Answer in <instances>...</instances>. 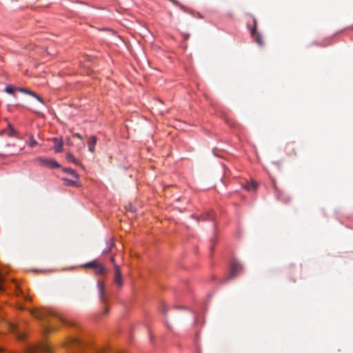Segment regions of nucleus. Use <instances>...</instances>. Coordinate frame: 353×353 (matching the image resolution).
Instances as JSON below:
<instances>
[{"instance_id": "1", "label": "nucleus", "mask_w": 353, "mask_h": 353, "mask_svg": "<svg viewBox=\"0 0 353 353\" xmlns=\"http://www.w3.org/2000/svg\"><path fill=\"white\" fill-rule=\"evenodd\" d=\"M31 314L37 319L46 321L43 326V331L45 332H48L52 329V325H51V323L46 320V318L48 315L57 316L60 319L61 321L68 325H74L75 323L72 320L66 319L65 318H63L61 316H58L57 313L54 311L51 310H45V311H35L32 310L31 311Z\"/></svg>"}, {"instance_id": "2", "label": "nucleus", "mask_w": 353, "mask_h": 353, "mask_svg": "<svg viewBox=\"0 0 353 353\" xmlns=\"http://www.w3.org/2000/svg\"><path fill=\"white\" fill-rule=\"evenodd\" d=\"M34 162L38 163L40 165L48 168H58L60 165L56 161L44 157H37L34 160Z\"/></svg>"}, {"instance_id": "3", "label": "nucleus", "mask_w": 353, "mask_h": 353, "mask_svg": "<svg viewBox=\"0 0 353 353\" xmlns=\"http://www.w3.org/2000/svg\"><path fill=\"white\" fill-rule=\"evenodd\" d=\"M27 353H51V347L48 343H42L28 349Z\"/></svg>"}, {"instance_id": "4", "label": "nucleus", "mask_w": 353, "mask_h": 353, "mask_svg": "<svg viewBox=\"0 0 353 353\" xmlns=\"http://www.w3.org/2000/svg\"><path fill=\"white\" fill-rule=\"evenodd\" d=\"M242 270V266L237 261H234L231 263L230 272L228 274V279L235 278Z\"/></svg>"}, {"instance_id": "5", "label": "nucleus", "mask_w": 353, "mask_h": 353, "mask_svg": "<svg viewBox=\"0 0 353 353\" xmlns=\"http://www.w3.org/2000/svg\"><path fill=\"white\" fill-rule=\"evenodd\" d=\"M114 281L119 288L122 287L123 285L121 268L118 265H114Z\"/></svg>"}, {"instance_id": "6", "label": "nucleus", "mask_w": 353, "mask_h": 353, "mask_svg": "<svg viewBox=\"0 0 353 353\" xmlns=\"http://www.w3.org/2000/svg\"><path fill=\"white\" fill-rule=\"evenodd\" d=\"M251 34L256 43H257L259 46L263 45V40L261 35L256 31V21L254 19V28L251 30Z\"/></svg>"}, {"instance_id": "7", "label": "nucleus", "mask_w": 353, "mask_h": 353, "mask_svg": "<svg viewBox=\"0 0 353 353\" xmlns=\"http://www.w3.org/2000/svg\"><path fill=\"white\" fill-rule=\"evenodd\" d=\"M63 345L67 348H72L81 345V342L77 338L70 337L64 342Z\"/></svg>"}, {"instance_id": "8", "label": "nucleus", "mask_w": 353, "mask_h": 353, "mask_svg": "<svg viewBox=\"0 0 353 353\" xmlns=\"http://www.w3.org/2000/svg\"><path fill=\"white\" fill-rule=\"evenodd\" d=\"M53 142L54 143V148L56 152H60L63 150V142L61 139L55 137L53 139Z\"/></svg>"}, {"instance_id": "9", "label": "nucleus", "mask_w": 353, "mask_h": 353, "mask_svg": "<svg viewBox=\"0 0 353 353\" xmlns=\"http://www.w3.org/2000/svg\"><path fill=\"white\" fill-rule=\"evenodd\" d=\"M97 139L96 136H91L88 141V149L91 152L94 151V148L97 144Z\"/></svg>"}, {"instance_id": "10", "label": "nucleus", "mask_w": 353, "mask_h": 353, "mask_svg": "<svg viewBox=\"0 0 353 353\" xmlns=\"http://www.w3.org/2000/svg\"><path fill=\"white\" fill-rule=\"evenodd\" d=\"M243 186L245 189H246L248 191L254 192L257 189L258 185L255 181H251L250 182H246Z\"/></svg>"}, {"instance_id": "11", "label": "nucleus", "mask_w": 353, "mask_h": 353, "mask_svg": "<svg viewBox=\"0 0 353 353\" xmlns=\"http://www.w3.org/2000/svg\"><path fill=\"white\" fill-rule=\"evenodd\" d=\"M215 213L213 212L205 213V214L202 215L201 216H194V219H203V220H214L216 219Z\"/></svg>"}, {"instance_id": "12", "label": "nucleus", "mask_w": 353, "mask_h": 353, "mask_svg": "<svg viewBox=\"0 0 353 353\" xmlns=\"http://www.w3.org/2000/svg\"><path fill=\"white\" fill-rule=\"evenodd\" d=\"M2 133L6 134L8 137L14 136L17 134L16 130L14 129L13 126L8 123V128L2 131Z\"/></svg>"}, {"instance_id": "13", "label": "nucleus", "mask_w": 353, "mask_h": 353, "mask_svg": "<svg viewBox=\"0 0 353 353\" xmlns=\"http://www.w3.org/2000/svg\"><path fill=\"white\" fill-rule=\"evenodd\" d=\"M19 90L21 92L27 93V94L32 95V97H35L41 103H44L43 99L41 97H39V95H37L36 93H34L30 90H28L25 88H19Z\"/></svg>"}, {"instance_id": "14", "label": "nucleus", "mask_w": 353, "mask_h": 353, "mask_svg": "<svg viewBox=\"0 0 353 353\" xmlns=\"http://www.w3.org/2000/svg\"><path fill=\"white\" fill-rule=\"evenodd\" d=\"M94 270L97 274H104L106 272L105 268L100 263Z\"/></svg>"}, {"instance_id": "15", "label": "nucleus", "mask_w": 353, "mask_h": 353, "mask_svg": "<svg viewBox=\"0 0 353 353\" xmlns=\"http://www.w3.org/2000/svg\"><path fill=\"white\" fill-rule=\"evenodd\" d=\"M63 171L72 176L74 179H78V175L74 170L71 168H64Z\"/></svg>"}, {"instance_id": "16", "label": "nucleus", "mask_w": 353, "mask_h": 353, "mask_svg": "<svg viewBox=\"0 0 353 353\" xmlns=\"http://www.w3.org/2000/svg\"><path fill=\"white\" fill-rule=\"evenodd\" d=\"M66 159L70 162L74 163V164H77V165L79 164V161L76 159V158L71 153H68L66 154Z\"/></svg>"}, {"instance_id": "17", "label": "nucleus", "mask_w": 353, "mask_h": 353, "mask_svg": "<svg viewBox=\"0 0 353 353\" xmlns=\"http://www.w3.org/2000/svg\"><path fill=\"white\" fill-rule=\"evenodd\" d=\"M99 263L97 261H93L85 263L83 266L86 268H91L95 269L99 265Z\"/></svg>"}, {"instance_id": "18", "label": "nucleus", "mask_w": 353, "mask_h": 353, "mask_svg": "<svg viewBox=\"0 0 353 353\" xmlns=\"http://www.w3.org/2000/svg\"><path fill=\"white\" fill-rule=\"evenodd\" d=\"M28 145L31 148H34V146L38 145L37 141L36 140H34L33 135H32V134L30 135V139H29V141L28 142Z\"/></svg>"}, {"instance_id": "19", "label": "nucleus", "mask_w": 353, "mask_h": 353, "mask_svg": "<svg viewBox=\"0 0 353 353\" xmlns=\"http://www.w3.org/2000/svg\"><path fill=\"white\" fill-rule=\"evenodd\" d=\"M98 287L99 289L100 296L102 301H103V291H104V283L102 281L98 282Z\"/></svg>"}, {"instance_id": "20", "label": "nucleus", "mask_w": 353, "mask_h": 353, "mask_svg": "<svg viewBox=\"0 0 353 353\" xmlns=\"http://www.w3.org/2000/svg\"><path fill=\"white\" fill-rule=\"evenodd\" d=\"M77 179H63V181H65V184L68 186H73L76 185Z\"/></svg>"}, {"instance_id": "21", "label": "nucleus", "mask_w": 353, "mask_h": 353, "mask_svg": "<svg viewBox=\"0 0 353 353\" xmlns=\"http://www.w3.org/2000/svg\"><path fill=\"white\" fill-rule=\"evenodd\" d=\"M5 91L8 94H13L14 91V88L10 85H7L5 88Z\"/></svg>"}, {"instance_id": "22", "label": "nucleus", "mask_w": 353, "mask_h": 353, "mask_svg": "<svg viewBox=\"0 0 353 353\" xmlns=\"http://www.w3.org/2000/svg\"><path fill=\"white\" fill-rule=\"evenodd\" d=\"M6 325L9 327V329L11 330V331H16L17 330V327H16V325L13 323H6Z\"/></svg>"}, {"instance_id": "23", "label": "nucleus", "mask_w": 353, "mask_h": 353, "mask_svg": "<svg viewBox=\"0 0 353 353\" xmlns=\"http://www.w3.org/2000/svg\"><path fill=\"white\" fill-rule=\"evenodd\" d=\"M160 310L162 312H163V313H166L168 312V307H167V305L165 303H163L161 305Z\"/></svg>"}, {"instance_id": "24", "label": "nucleus", "mask_w": 353, "mask_h": 353, "mask_svg": "<svg viewBox=\"0 0 353 353\" xmlns=\"http://www.w3.org/2000/svg\"><path fill=\"white\" fill-rule=\"evenodd\" d=\"M114 246V243L112 239L107 242V248H110V250H112V249Z\"/></svg>"}, {"instance_id": "25", "label": "nucleus", "mask_w": 353, "mask_h": 353, "mask_svg": "<svg viewBox=\"0 0 353 353\" xmlns=\"http://www.w3.org/2000/svg\"><path fill=\"white\" fill-rule=\"evenodd\" d=\"M215 240L213 239L211 240V245L210 248V252H212L214 248Z\"/></svg>"}, {"instance_id": "26", "label": "nucleus", "mask_w": 353, "mask_h": 353, "mask_svg": "<svg viewBox=\"0 0 353 353\" xmlns=\"http://www.w3.org/2000/svg\"><path fill=\"white\" fill-rule=\"evenodd\" d=\"M272 185H273V187H274L275 191H279L278 187L276 184V181L274 179H272Z\"/></svg>"}, {"instance_id": "27", "label": "nucleus", "mask_w": 353, "mask_h": 353, "mask_svg": "<svg viewBox=\"0 0 353 353\" xmlns=\"http://www.w3.org/2000/svg\"><path fill=\"white\" fill-rule=\"evenodd\" d=\"M110 252H111L110 248H106L103 251V254H108Z\"/></svg>"}, {"instance_id": "28", "label": "nucleus", "mask_w": 353, "mask_h": 353, "mask_svg": "<svg viewBox=\"0 0 353 353\" xmlns=\"http://www.w3.org/2000/svg\"><path fill=\"white\" fill-rule=\"evenodd\" d=\"M74 137H77V138H78L79 139H82V136L79 133H75L74 134Z\"/></svg>"}, {"instance_id": "29", "label": "nucleus", "mask_w": 353, "mask_h": 353, "mask_svg": "<svg viewBox=\"0 0 353 353\" xmlns=\"http://www.w3.org/2000/svg\"><path fill=\"white\" fill-rule=\"evenodd\" d=\"M110 262H111L112 263H113V264H114V265H116V264H115V259H114V256H112V257L110 258Z\"/></svg>"}, {"instance_id": "30", "label": "nucleus", "mask_w": 353, "mask_h": 353, "mask_svg": "<svg viewBox=\"0 0 353 353\" xmlns=\"http://www.w3.org/2000/svg\"><path fill=\"white\" fill-rule=\"evenodd\" d=\"M98 353H110V352H109L107 350L104 349V350H101L99 351Z\"/></svg>"}, {"instance_id": "31", "label": "nucleus", "mask_w": 353, "mask_h": 353, "mask_svg": "<svg viewBox=\"0 0 353 353\" xmlns=\"http://www.w3.org/2000/svg\"><path fill=\"white\" fill-rule=\"evenodd\" d=\"M170 1L173 2L176 5H179V3L176 1V0H170Z\"/></svg>"}, {"instance_id": "32", "label": "nucleus", "mask_w": 353, "mask_h": 353, "mask_svg": "<svg viewBox=\"0 0 353 353\" xmlns=\"http://www.w3.org/2000/svg\"><path fill=\"white\" fill-rule=\"evenodd\" d=\"M67 143H68V145H72V141L69 139L67 140Z\"/></svg>"}, {"instance_id": "33", "label": "nucleus", "mask_w": 353, "mask_h": 353, "mask_svg": "<svg viewBox=\"0 0 353 353\" xmlns=\"http://www.w3.org/2000/svg\"><path fill=\"white\" fill-rule=\"evenodd\" d=\"M129 210H133V208H132V205H129Z\"/></svg>"}, {"instance_id": "34", "label": "nucleus", "mask_w": 353, "mask_h": 353, "mask_svg": "<svg viewBox=\"0 0 353 353\" xmlns=\"http://www.w3.org/2000/svg\"><path fill=\"white\" fill-rule=\"evenodd\" d=\"M17 334H18V336H19V339H22L23 338L22 335H21V334L18 333Z\"/></svg>"}, {"instance_id": "35", "label": "nucleus", "mask_w": 353, "mask_h": 353, "mask_svg": "<svg viewBox=\"0 0 353 353\" xmlns=\"http://www.w3.org/2000/svg\"><path fill=\"white\" fill-rule=\"evenodd\" d=\"M19 308L20 310H23V307L22 306H20Z\"/></svg>"}, {"instance_id": "36", "label": "nucleus", "mask_w": 353, "mask_h": 353, "mask_svg": "<svg viewBox=\"0 0 353 353\" xmlns=\"http://www.w3.org/2000/svg\"><path fill=\"white\" fill-rule=\"evenodd\" d=\"M105 312H108V309L107 308L105 310Z\"/></svg>"}, {"instance_id": "37", "label": "nucleus", "mask_w": 353, "mask_h": 353, "mask_svg": "<svg viewBox=\"0 0 353 353\" xmlns=\"http://www.w3.org/2000/svg\"><path fill=\"white\" fill-rule=\"evenodd\" d=\"M116 353H123V352H116Z\"/></svg>"}, {"instance_id": "38", "label": "nucleus", "mask_w": 353, "mask_h": 353, "mask_svg": "<svg viewBox=\"0 0 353 353\" xmlns=\"http://www.w3.org/2000/svg\"><path fill=\"white\" fill-rule=\"evenodd\" d=\"M1 351H2V350L0 348V352H1Z\"/></svg>"}]
</instances>
